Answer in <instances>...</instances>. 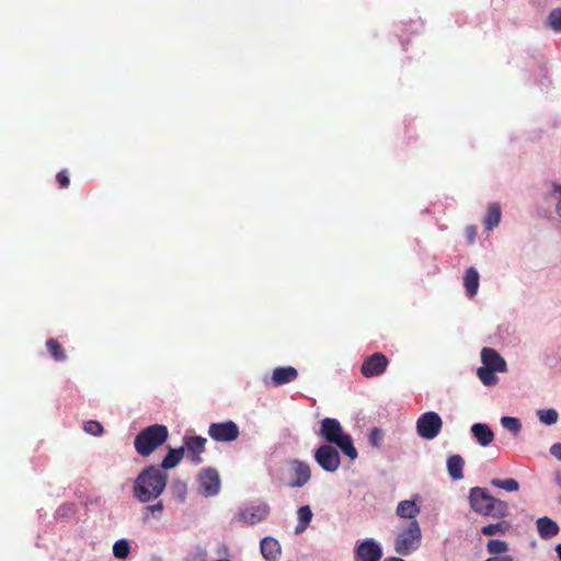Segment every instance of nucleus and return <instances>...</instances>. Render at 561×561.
<instances>
[{"label":"nucleus","mask_w":561,"mask_h":561,"mask_svg":"<svg viewBox=\"0 0 561 561\" xmlns=\"http://www.w3.org/2000/svg\"><path fill=\"white\" fill-rule=\"evenodd\" d=\"M550 27L556 32H561V9L552 10L548 16Z\"/></svg>","instance_id":"33"},{"label":"nucleus","mask_w":561,"mask_h":561,"mask_svg":"<svg viewBox=\"0 0 561 561\" xmlns=\"http://www.w3.org/2000/svg\"><path fill=\"white\" fill-rule=\"evenodd\" d=\"M320 435L329 443L336 445L351 460L358 456L353 445L352 437L345 434L341 423L336 419L325 417L321 421Z\"/></svg>","instance_id":"3"},{"label":"nucleus","mask_w":561,"mask_h":561,"mask_svg":"<svg viewBox=\"0 0 561 561\" xmlns=\"http://www.w3.org/2000/svg\"><path fill=\"white\" fill-rule=\"evenodd\" d=\"M208 435L215 442L230 443L236 440L239 435V426L233 421L211 423L208 427Z\"/></svg>","instance_id":"7"},{"label":"nucleus","mask_w":561,"mask_h":561,"mask_svg":"<svg viewBox=\"0 0 561 561\" xmlns=\"http://www.w3.org/2000/svg\"><path fill=\"white\" fill-rule=\"evenodd\" d=\"M270 515V506L266 503H260L241 510L238 513V520L244 525H255L267 518Z\"/></svg>","instance_id":"11"},{"label":"nucleus","mask_w":561,"mask_h":561,"mask_svg":"<svg viewBox=\"0 0 561 561\" xmlns=\"http://www.w3.org/2000/svg\"><path fill=\"white\" fill-rule=\"evenodd\" d=\"M468 500L474 513L499 519L496 523L481 527L482 535L489 537L505 535L512 528L511 522L505 519L510 515L507 502L496 499L485 488L481 486L471 488Z\"/></svg>","instance_id":"1"},{"label":"nucleus","mask_w":561,"mask_h":561,"mask_svg":"<svg viewBox=\"0 0 561 561\" xmlns=\"http://www.w3.org/2000/svg\"><path fill=\"white\" fill-rule=\"evenodd\" d=\"M463 285L469 297H473L479 288V273L474 267H469L463 276Z\"/></svg>","instance_id":"21"},{"label":"nucleus","mask_w":561,"mask_h":561,"mask_svg":"<svg viewBox=\"0 0 561 561\" xmlns=\"http://www.w3.org/2000/svg\"><path fill=\"white\" fill-rule=\"evenodd\" d=\"M502 426L512 432L514 435H517L522 430V423L517 417L513 416H503L501 419Z\"/></svg>","instance_id":"31"},{"label":"nucleus","mask_w":561,"mask_h":561,"mask_svg":"<svg viewBox=\"0 0 561 561\" xmlns=\"http://www.w3.org/2000/svg\"><path fill=\"white\" fill-rule=\"evenodd\" d=\"M481 359L484 367L495 369L499 373L506 370L504 358L493 348L484 347L481 352Z\"/></svg>","instance_id":"16"},{"label":"nucleus","mask_w":561,"mask_h":561,"mask_svg":"<svg viewBox=\"0 0 561 561\" xmlns=\"http://www.w3.org/2000/svg\"><path fill=\"white\" fill-rule=\"evenodd\" d=\"M501 220V208L500 205L493 203L489 206L484 225L488 230H492L500 224Z\"/></svg>","instance_id":"24"},{"label":"nucleus","mask_w":561,"mask_h":561,"mask_svg":"<svg viewBox=\"0 0 561 561\" xmlns=\"http://www.w3.org/2000/svg\"><path fill=\"white\" fill-rule=\"evenodd\" d=\"M130 547L126 539L116 541L113 546V554L117 559H126L129 554Z\"/></svg>","instance_id":"30"},{"label":"nucleus","mask_w":561,"mask_h":561,"mask_svg":"<svg viewBox=\"0 0 561 561\" xmlns=\"http://www.w3.org/2000/svg\"><path fill=\"white\" fill-rule=\"evenodd\" d=\"M471 433L474 436V438L478 440V443L485 447L490 445L494 439V434L492 430L486 425L482 423H476L471 426Z\"/></svg>","instance_id":"19"},{"label":"nucleus","mask_w":561,"mask_h":561,"mask_svg":"<svg viewBox=\"0 0 561 561\" xmlns=\"http://www.w3.org/2000/svg\"><path fill=\"white\" fill-rule=\"evenodd\" d=\"M550 453L553 457L561 461V443H556L550 447Z\"/></svg>","instance_id":"38"},{"label":"nucleus","mask_w":561,"mask_h":561,"mask_svg":"<svg viewBox=\"0 0 561 561\" xmlns=\"http://www.w3.org/2000/svg\"><path fill=\"white\" fill-rule=\"evenodd\" d=\"M497 370L495 369H492V368H488V367H479L478 368V377L479 379L482 381L483 385L485 386H493L497 382V377L495 376V373Z\"/></svg>","instance_id":"28"},{"label":"nucleus","mask_w":561,"mask_h":561,"mask_svg":"<svg viewBox=\"0 0 561 561\" xmlns=\"http://www.w3.org/2000/svg\"><path fill=\"white\" fill-rule=\"evenodd\" d=\"M46 347L56 362H65L67 359L65 350L56 339H48Z\"/></svg>","instance_id":"26"},{"label":"nucleus","mask_w":561,"mask_h":561,"mask_svg":"<svg viewBox=\"0 0 561 561\" xmlns=\"http://www.w3.org/2000/svg\"><path fill=\"white\" fill-rule=\"evenodd\" d=\"M291 469L294 471L295 479L289 482V486L301 488L309 482L311 478V470L308 463L300 460H293Z\"/></svg>","instance_id":"15"},{"label":"nucleus","mask_w":561,"mask_h":561,"mask_svg":"<svg viewBox=\"0 0 561 561\" xmlns=\"http://www.w3.org/2000/svg\"><path fill=\"white\" fill-rule=\"evenodd\" d=\"M206 438L202 436H190L184 438V451L186 450L187 459L194 463L203 461L202 454L205 451Z\"/></svg>","instance_id":"13"},{"label":"nucleus","mask_w":561,"mask_h":561,"mask_svg":"<svg viewBox=\"0 0 561 561\" xmlns=\"http://www.w3.org/2000/svg\"><path fill=\"white\" fill-rule=\"evenodd\" d=\"M538 416L547 425H552L558 421V412L554 409L539 410Z\"/></svg>","instance_id":"32"},{"label":"nucleus","mask_w":561,"mask_h":561,"mask_svg":"<svg viewBox=\"0 0 561 561\" xmlns=\"http://www.w3.org/2000/svg\"><path fill=\"white\" fill-rule=\"evenodd\" d=\"M508 543L500 539H490L486 542V551L492 556H502L508 551Z\"/></svg>","instance_id":"27"},{"label":"nucleus","mask_w":561,"mask_h":561,"mask_svg":"<svg viewBox=\"0 0 561 561\" xmlns=\"http://www.w3.org/2000/svg\"><path fill=\"white\" fill-rule=\"evenodd\" d=\"M146 511L150 512L153 516H160L163 511L162 502H158L153 505L146 506Z\"/></svg>","instance_id":"37"},{"label":"nucleus","mask_w":561,"mask_h":561,"mask_svg":"<svg viewBox=\"0 0 561 561\" xmlns=\"http://www.w3.org/2000/svg\"><path fill=\"white\" fill-rule=\"evenodd\" d=\"M56 180L61 188H66L70 184V179L66 169L57 173Z\"/></svg>","instance_id":"36"},{"label":"nucleus","mask_w":561,"mask_h":561,"mask_svg":"<svg viewBox=\"0 0 561 561\" xmlns=\"http://www.w3.org/2000/svg\"><path fill=\"white\" fill-rule=\"evenodd\" d=\"M84 432L93 436H100L103 433V426L98 421H87L83 426Z\"/></svg>","instance_id":"34"},{"label":"nucleus","mask_w":561,"mask_h":561,"mask_svg":"<svg viewBox=\"0 0 561 561\" xmlns=\"http://www.w3.org/2000/svg\"><path fill=\"white\" fill-rule=\"evenodd\" d=\"M421 541V528L416 520H412L408 528L399 534L394 542V550L401 556H408L417 549Z\"/></svg>","instance_id":"5"},{"label":"nucleus","mask_w":561,"mask_h":561,"mask_svg":"<svg viewBox=\"0 0 561 561\" xmlns=\"http://www.w3.org/2000/svg\"><path fill=\"white\" fill-rule=\"evenodd\" d=\"M484 561H514L512 556L502 554V556H492Z\"/></svg>","instance_id":"40"},{"label":"nucleus","mask_w":561,"mask_h":561,"mask_svg":"<svg viewBox=\"0 0 561 561\" xmlns=\"http://www.w3.org/2000/svg\"><path fill=\"white\" fill-rule=\"evenodd\" d=\"M168 474L156 466L145 468L135 479L133 493L141 503L158 499L164 491Z\"/></svg>","instance_id":"2"},{"label":"nucleus","mask_w":561,"mask_h":561,"mask_svg":"<svg viewBox=\"0 0 561 561\" xmlns=\"http://www.w3.org/2000/svg\"><path fill=\"white\" fill-rule=\"evenodd\" d=\"M491 484L496 488H501L507 492H516L519 489V483L517 482V480H515L513 478H508V479L495 478V479L491 480Z\"/></svg>","instance_id":"29"},{"label":"nucleus","mask_w":561,"mask_h":561,"mask_svg":"<svg viewBox=\"0 0 561 561\" xmlns=\"http://www.w3.org/2000/svg\"><path fill=\"white\" fill-rule=\"evenodd\" d=\"M477 234V229L473 226H468L466 228V236L468 238L469 243H472L474 241Z\"/></svg>","instance_id":"39"},{"label":"nucleus","mask_w":561,"mask_h":561,"mask_svg":"<svg viewBox=\"0 0 561 561\" xmlns=\"http://www.w3.org/2000/svg\"><path fill=\"white\" fill-rule=\"evenodd\" d=\"M465 460L460 455H451L447 459V471L453 480L463 478Z\"/></svg>","instance_id":"20"},{"label":"nucleus","mask_w":561,"mask_h":561,"mask_svg":"<svg viewBox=\"0 0 561 561\" xmlns=\"http://www.w3.org/2000/svg\"><path fill=\"white\" fill-rule=\"evenodd\" d=\"M381 432L378 428H374L370 433V442L374 446L378 445V439L380 438Z\"/></svg>","instance_id":"41"},{"label":"nucleus","mask_w":561,"mask_h":561,"mask_svg":"<svg viewBox=\"0 0 561 561\" xmlns=\"http://www.w3.org/2000/svg\"><path fill=\"white\" fill-rule=\"evenodd\" d=\"M282 549L277 539L267 536L261 540V553L266 561H276Z\"/></svg>","instance_id":"17"},{"label":"nucleus","mask_w":561,"mask_h":561,"mask_svg":"<svg viewBox=\"0 0 561 561\" xmlns=\"http://www.w3.org/2000/svg\"><path fill=\"white\" fill-rule=\"evenodd\" d=\"M207 552L202 547H196L184 559V561H206Z\"/></svg>","instance_id":"35"},{"label":"nucleus","mask_w":561,"mask_h":561,"mask_svg":"<svg viewBox=\"0 0 561 561\" xmlns=\"http://www.w3.org/2000/svg\"><path fill=\"white\" fill-rule=\"evenodd\" d=\"M298 525L295 528L296 534H300L306 530L307 526L310 524L312 519V512L308 505L301 506L298 512Z\"/></svg>","instance_id":"25"},{"label":"nucleus","mask_w":561,"mask_h":561,"mask_svg":"<svg viewBox=\"0 0 561 561\" xmlns=\"http://www.w3.org/2000/svg\"><path fill=\"white\" fill-rule=\"evenodd\" d=\"M420 512V508L413 501H401L397 506V515L402 518H414Z\"/></svg>","instance_id":"23"},{"label":"nucleus","mask_w":561,"mask_h":561,"mask_svg":"<svg viewBox=\"0 0 561 561\" xmlns=\"http://www.w3.org/2000/svg\"><path fill=\"white\" fill-rule=\"evenodd\" d=\"M198 483L205 496L217 495L220 491V477L214 468L203 469L198 474Z\"/></svg>","instance_id":"9"},{"label":"nucleus","mask_w":561,"mask_h":561,"mask_svg":"<svg viewBox=\"0 0 561 561\" xmlns=\"http://www.w3.org/2000/svg\"><path fill=\"white\" fill-rule=\"evenodd\" d=\"M537 530L542 539H550L558 535L560 528L558 524L549 517H540L536 522Z\"/></svg>","instance_id":"18"},{"label":"nucleus","mask_w":561,"mask_h":561,"mask_svg":"<svg viewBox=\"0 0 561 561\" xmlns=\"http://www.w3.org/2000/svg\"><path fill=\"white\" fill-rule=\"evenodd\" d=\"M354 556L360 561H380L382 549L374 539H366L355 548Z\"/></svg>","instance_id":"12"},{"label":"nucleus","mask_w":561,"mask_h":561,"mask_svg":"<svg viewBox=\"0 0 561 561\" xmlns=\"http://www.w3.org/2000/svg\"><path fill=\"white\" fill-rule=\"evenodd\" d=\"M385 561H404V560L401 558H397V557H389V558L385 559Z\"/></svg>","instance_id":"43"},{"label":"nucleus","mask_w":561,"mask_h":561,"mask_svg":"<svg viewBox=\"0 0 561 561\" xmlns=\"http://www.w3.org/2000/svg\"><path fill=\"white\" fill-rule=\"evenodd\" d=\"M169 437V430L162 424H152L138 433L134 440V447L138 455L148 457Z\"/></svg>","instance_id":"4"},{"label":"nucleus","mask_w":561,"mask_h":561,"mask_svg":"<svg viewBox=\"0 0 561 561\" xmlns=\"http://www.w3.org/2000/svg\"><path fill=\"white\" fill-rule=\"evenodd\" d=\"M183 456H184V447H180L176 449L170 448L169 453L162 460L160 469L163 471V469L167 470V469H172V468L176 467L180 463V461L182 460Z\"/></svg>","instance_id":"22"},{"label":"nucleus","mask_w":561,"mask_h":561,"mask_svg":"<svg viewBox=\"0 0 561 561\" xmlns=\"http://www.w3.org/2000/svg\"><path fill=\"white\" fill-rule=\"evenodd\" d=\"M443 420L438 413L428 411L420 415L416 421L417 434L425 439L435 438L442 431Z\"/></svg>","instance_id":"6"},{"label":"nucleus","mask_w":561,"mask_h":561,"mask_svg":"<svg viewBox=\"0 0 561 561\" xmlns=\"http://www.w3.org/2000/svg\"><path fill=\"white\" fill-rule=\"evenodd\" d=\"M388 364V358L382 353L377 352L363 362L360 371L367 378L377 377L385 373Z\"/></svg>","instance_id":"10"},{"label":"nucleus","mask_w":561,"mask_h":561,"mask_svg":"<svg viewBox=\"0 0 561 561\" xmlns=\"http://www.w3.org/2000/svg\"><path fill=\"white\" fill-rule=\"evenodd\" d=\"M298 377V371L293 366H280L276 367L271 376V380L266 381L267 385H272L273 387H279L285 383L291 382L296 380Z\"/></svg>","instance_id":"14"},{"label":"nucleus","mask_w":561,"mask_h":561,"mask_svg":"<svg viewBox=\"0 0 561 561\" xmlns=\"http://www.w3.org/2000/svg\"><path fill=\"white\" fill-rule=\"evenodd\" d=\"M556 551H557V553H558V558H559V560L561 561V543L557 545V547H556Z\"/></svg>","instance_id":"42"},{"label":"nucleus","mask_w":561,"mask_h":561,"mask_svg":"<svg viewBox=\"0 0 561 561\" xmlns=\"http://www.w3.org/2000/svg\"><path fill=\"white\" fill-rule=\"evenodd\" d=\"M356 561H360V560H357V559H356Z\"/></svg>","instance_id":"44"},{"label":"nucleus","mask_w":561,"mask_h":561,"mask_svg":"<svg viewBox=\"0 0 561 561\" xmlns=\"http://www.w3.org/2000/svg\"><path fill=\"white\" fill-rule=\"evenodd\" d=\"M314 459L328 472L336 471L341 463L339 451L331 444L321 445L314 451Z\"/></svg>","instance_id":"8"}]
</instances>
